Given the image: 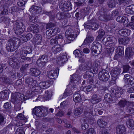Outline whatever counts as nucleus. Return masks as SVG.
<instances>
[{
    "mask_svg": "<svg viewBox=\"0 0 134 134\" xmlns=\"http://www.w3.org/2000/svg\"><path fill=\"white\" fill-rule=\"evenodd\" d=\"M48 110V108L42 106H36L33 109L32 114L39 117L45 116L49 113Z\"/></svg>",
    "mask_w": 134,
    "mask_h": 134,
    "instance_id": "nucleus-1",
    "label": "nucleus"
},
{
    "mask_svg": "<svg viewBox=\"0 0 134 134\" xmlns=\"http://www.w3.org/2000/svg\"><path fill=\"white\" fill-rule=\"evenodd\" d=\"M20 42V40L18 38L13 37L9 39L6 45L8 51L12 52L18 48L17 44Z\"/></svg>",
    "mask_w": 134,
    "mask_h": 134,
    "instance_id": "nucleus-2",
    "label": "nucleus"
},
{
    "mask_svg": "<svg viewBox=\"0 0 134 134\" xmlns=\"http://www.w3.org/2000/svg\"><path fill=\"white\" fill-rule=\"evenodd\" d=\"M26 96L19 93H16L12 96L11 101L16 106H20L23 101L27 99Z\"/></svg>",
    "mask_w": 134,
    "mask_h": 134,
    "instance_id": "nucleus-3",
    "label": "nucleus"
},
{
    "mask_svg": "<svg viewBox=\"0 0 134 134\" xmlns=\"http://www.w3.org/2000/svg\"><path fill=\"white\" fill-rule=\"evenodd\" d=\"M83 110H84L83 113L84 115L87 117H89L92 114L93 109L92 108H88L87 106H84L83 109L81 107L76 108L74 111L75 115H80L82 113Z\"/></svg>",
    "mask_w": 134,
    "mask_h": 134,
    "instance_id": "nucleus-4",
    "label": "nucleus"
},
{
    "mask_svg": "<svg viewBox=\"0 0 134 134\" xmlns=\"http://www.w3.org/2000/svg\"><path fill=\"white\" fill-rule=\"evenodd\" d=\"M25 27V25L23 21H17L14 24L13 29L16 35H19L24 32Z\"/></svg>",
    "mask_w": 134,
    "mask_h": 134,
    "instance_id": "nucleus-5",
    "label": "nucleus"
},
{
    "mask_svg": "<svg viewBox=\"0 0 134 134\" xmlns=\"http://www.w3.org/2000/svg\"><path fill=\"white\" fill-rule=\"evenodd\" d=\"M59 8L63 12H67L72 9V4L67 0H62L59 3Z\"/></svg>",
    "mask_w": 134,
    "mask_h": 134,
    "instance_id": "nucleus-6",
    "label": "nucleus"
},
{
    "mask_svg": "<svg viewBox=\"0 0 134 134\" xmlns=\"http://www.w3.org/2000/svg\"><path fill=\"white\" fill-rule=\"evenodd\" d=\"M102 44L97 42H93L91 48V50L94 53L95 56L100 54L102 50Z\"/></svg>",
    "mask_w": 134,
    "mask_h": 134,
    "instance_id": "nucleus-7",
    "label": "nucleus"
},
{
    "mask_svg": "<svg viewBox=\"0 0 134 134\" xmlns=\"http://www.w3.org/2000/svg\"><path fill=\"white\" fill-rule=\"evenodd\" d=\"M110 77L108 72L105 70L99 72L98 74V77L99 80L103 82L107 81Z\"/></svg>",
    "mask_w": 134,
    "mask_h": 134,
    "instance_id": "nucleus-8",
    "label": "nucleus"
},
{
    "mask_svg": "<svg viewBox=\"0 0 134 134\" xmlns=\"http://www.w3.org/2000/svg\"><path fill=\"white\" fill-rule=\"evenodd\" d=\"M65 35L67 39L71 41L74 40L77 36V34H76L70 28L68 29L65 33Z\"/></svg>",
    "mask_w": 134,
    "mask_h": 134,
    "instance_id": "nucleus-9",
    "label": "nucleus"
},
{
    "mask_svg": "<svg viewBox=\"0 0 134 134\" xmlns=\"http://www.w3.org/2000/svg\"><path fill=\"white\" fill-rule=\"evenodd\" d=\"M94 20H90L86 24H85L84 27L86 29H91L92 30H95L98 28L99 25L95 22L93 21Z\"/></svg>",
    "mask_w": 134,
    "mask_h": 134,
    "instance_id": "nucleus-10",
    "label": "nucleus"
},
{
    "mask_svg": "<svg viewBox=\"0 0 134 134\" xmlns=\"http://www.w3.org/2000/svg\"><path fill=\"white\" fill-rule=\"evenodd\" d=\"M124 90L120 87H117L116 90L112 89L111 90V92L112 94H114L116 98H119L121 97V95L123 94L125 91Z\"/></svg>",
    "mask_w": 134,
    "mask_h": 134,
    "instance_id": "nucleus-11",
    "label": "nucleus"
},
{
    "mask_svg": "<svg viewBox=\"0 0 134 134\" xmlns=\"http://www.w3.org/2000/svg\"><path fill=\"white\" fill-rule=\"evenodd\" d=\"M134 54V47L129 46L126 49L125 57L127 59L130 58Z\"/></svg>",
    "mask_w": 134,
    "mask_h": 134,
    "instance_id": "nucleus-12",
    "label": "nucleus"
},
{
    "mask_svg": "<svg viewBox=\"0 0 134 134\" xmlns=\"http://www.w3.org/2000/svg\"><path fill=\"white\" fill-rule=\"evenodd\" d=\"M59 69L57 68L55 70H52L47 72V75L48 77L51 79H54L57 78L58 75Z\"/></svg>",
    "mask_w": 134,
    "mask_h": 134,
    "instance_id": "nucleus-13",
    "label": "nucleus"
},
{
    "mask_svg": "<svg viewBox=\"0 0 134 134\" xmlns=\"http://www.w3.org/2000/svg\"><path fill=\"white\" fill-rule=\"evenodd\" d=\"M9 65L14 69H18L20 67V64L15 58H11L9 62Z\"/></svg>",
    "mask_w": 134,
    "mask_h": 134,
    "instance_id": "nucleus-14",
    "label": "nucleus"
},
{
    "mask_svg": "<svg viewBox=\"0 0 134 134\" xmlns=\"http://www.w3.org/2000/svg\"><path fill=\"white\" fill-rule=\"evenodd\" d=\"M104 99L107 102L112 103L115 102L116 98L114 96H112L110 94L107 93L104 96Z\"/></svg>",
    "mask_w": 134,
    "mask_h": 134,
    "instance_id": "nucleus-15",
    "label": "nucleus"
},
{
    "mask_svg": "<svg viewBox=\"0 0 134 134\" xmlns=\"http://www.w3.org/2000/svg\"><path fill=\"white\" fill-rule=\"evenodd\" d=\"M27 30L29 32L31 31L34 33H37L39 31V26L38 25L34 24L28 27Z\"/></svg>",
    "mask_w": 134,
    "mask_h": 134,
    "instance_id": "nucleus-16",
    "label": "nucleus"
},
{
    "mask_svg": "<svg viewBox=\"0 0 134 134\" xmlns=\"http://www.w3.org/2000/svg\"><path fill=\"white\" fill-rule=\"evenodd\" d=\"M67 61V57L65 55H63L59 57L57 59V62L58 64L60 66H62Z\"/></svg>",
    "mask_w": 134,
    "mask_h": 134,
    "instance_id": "nucleus-17",
    "label": "nucleus"
},
{
    "mask_svg": "<svg viewBox=\"0 0 134 134\" xmlns=\"http://www.w3.org/2000/svg\"><path fill=\"white\" fill-rule=\"evenodd\" d=\"M29 10L33 14H37L41 12V8L39 7L33 5L31 7Z\"/></svg>",
    "mask_w": 134,
    "mask_h": 134,
    "instance_id": "nucleus-18",
    "label": "nucleus"
},
{
    "mask_svg": "<svg viewBox=\"0 0 134 134\" xmlns=\"http://www.w3.org/2000/svg\"><path fill=\"white\" fill-rule=\"evenodd\" d=\"M100 68V63L98 61H95L94 62L92 69L95 74H96L98 72L99 69Z\"/></svg>",
    "mask_w": 134,
    "mask_h": 134,
    "instance_id": "nucleus-19",
    "label": "nucleus"
},
{
    "mask_svg": "<svg viewBox=\"0 0 134 134\" xmlns=\"http://www.w3.org/2000/svg\"><path fill=\"white\" fill-rule=\"evenodd\" d=\"M130 33V30L126 29H121L118 31V34L120 36L127 37L129 36Z\"/></svg>",
    "mask_w": 134,
    "mask_h": 134,
    "instance_id": "nucleus-20",
    "label": "nucleus"
},
{
    "mask_svg": "<svg viewBox=\"0 0 134 134\" xmlns=\"http://www.w3.org/2000/svg\"><path fill=\"white\" fill-rule=\"evenodd\" d=\"M24 50H21L20 51V54L21 55H26L27 54H30L31 53L32 49L31 47L27 46L25 48Z\"/></svg>",
    "mask_w": 134,
    "mask_h": 134,
    "instance_id": "nucleus-21",
    "label": "nucleus"
},
{
    "mask_svg": "<svg viewBox=\"0 0 134 134\" xmlns=\"http://www.w3.org/2000/svg\"><path fill=\"white\" fill-rule=\"evenodd\" d=\"M117 134H125L126 130L125 126L123 125H119L116 127Z\"/></svg>",
    "mask_w": 134,
    "mask_h": 134,
    "instance_id": "nucleus-22",
    "label": "nucleus"
},
{
    "mask_svg": "<svg viewBox=\"0 0 134 134\" xmlns=\"http://www.w3.org/2000/svg\"><path fill=\"white\" fill-rule=\"evenodd\" d=\"M9 92L8 90H4L0 92V100L7 99L8 97Z\"/></svg>",
    "mask_w": 134,
    "mask_h": 134,
    "instance_id": "nucleus-23",
    "label": "nucleus"
},
{
    "mask_svg": "<svg viewBox=\"0 0 134 134\" xmlns=\"http://www.w3.org/2000/svg\"><path fill=\"white\" fill-rule=\"evenodd\" d=\"M121 70L120 68L116 69L114 70L111 71V74L113 78H115V80L116 79L120 74Z\"/></svg>",
    "mask_w": 134,
    "mask_h": 134,
    "instance_id": "nucleus-24",
    "label": "nucleus"
},
{
    "mask_svg": "<svg viewBox=\"0 0 134 134\" xmlns=\"http://www.w3.org/2000/svg\"><path fill=\"white\" fill-rule=\"evenodd\" d=\"M115 39V38L113 36H108L106 39H103V42L105 45H108L109 43L110 44V43L114 42V41Z\"/></svg>",
    "mask_w": 134,
    "mask_h": 134,
    "instance_id": "nucleus-25",
    "label": "nucleus"
},
{
    "mask_svg": "<svg viewBox=\"0 0 134 134\" xmlns=\"http://www.w3.org/2000/svg\"><path fill=\"white\" fill-rule=\"evenodd\" d=\"M33 40L35 45H39L41 44L42 41V36L40 34H37Z\"/></svg>",
    "mask_w": 134,
    "mask_h": 134,
    "instance_id": "nucleus-26",
    "label": "nucleus"
},
{
    "mask_svg": "<svg viewBox=\"0 0 134 134\" xmlns=\"http://www.w3.org/2000/svg\"><path fill=\"white\" fill-rule=\"evenodd\" d=\"M99 19L100 20L105 22L111 20V16L109 14L101 15L99 16Z\"/></svg>",
    "mask_w": 134,
    "mask_h": 134,
    "instance_id": "nucleus-27",
    "label": "nucleus"
},
{
    "mask_svg": "<svg viewBox=\"0 0 134 134\" xmlns=\"http://www.w3.org/2000/svg\"><path fill=\"white\" fill-rule=\"evenodd\" d=\"M118 40L119 44L126 45L129 43L130 40L129 37H127L120 38Z\"/></svg>",
    "mask_w": 134,
    "mask_h": 134,
    "instance_id": "nucleus-28",
    "label": "nucleus"
},
{
    "mask_svg": "<svg viewBox=\"0 0 134 134\" xmlns=\"http://www.w3.org/2000/svg\"><path fill=\"white\" fill-rule=\"evenodd\" d=\"M29 72L32 76L35 77L38 76L41 73V72L40 70L34 68H31Z\"/></svg>",
    "mask_w": 134,
    "mask_h": 134,
    "instance_id": "nucleus-29",
    "label": "nucleus"
},
{
    "mask_svg": "<svg viewBox=\"0 0 134 134\" xmlns=\"http://www.w3.org/2000/svg\"><path fill=\"white\" fill-rule=\"evenodd\" d=\"M126 111L130 114H132L134 113V105L131 102L126 107Z\"/></svg>",
    "mask_w": 134,
    "mask_h": 134,
    "instance_id": "nucleus-30",
    "label": "nucleus"
},
{
    "mask_svg": "<svg viewBox=\"0 0 134 134\" xmlns=\"http://www.w3.org/2000/svg\"><path fill=\"white\" fill-rule=\"evenodd\" d=\"M74 100L76 102H81L82 98L81 96L80 92L78 91L74 94L73 96Z\"/></svg>",
    "mask_w": 134,
    "mask_h": 134,
    "instance_id": "nucleus-31",
    "label": "nucleus"
},
{
    "mask_svg": "<svg viewBox=\"0 0 134 134\" xmlns=\"http://www.w3.org/2000/svg\"><path fill=\"white\" fill-rule=\"evenodd\" d=\"M100 100V99L99 98L97 94H96L92 96L90 99V101L92 103L94 104L98 103Z\"/></svg>",
    "mask_w": 134,
    "mask_h": 134,
    "instance_id": "nucleus-32",
    "label": "nucleus"
},
{
    "mask_svg": "<svg viewBox=\"0 0 134 134\" xmlns=\"http://www.w3.org/2000/svg\"><path fill=\"white\" fill-rule=\"evenodd\" d=\"M130 102L125 99L120 100L118 104V105L121 108H124L126 105H128Z\"/></svg>",
    "mask_w": 134,
    "mask_h": 134,
    "instance_id": "nucleus-33",
    "label": "nucleus"
},
{
    "mask_svg": "<svg viewBox=\"0 0 134 134\" xmlns=\"http://www.w3.org/2000/svg\"><path fill=\"white\" fill-rule=\"evenodd\" d=\"M39 86L41 88L46 89L49 87L50 86V85L49 82L44 81L40 82Z\"/></svg>",
    "mask_w": 134,
    "mask_h": 134,
    "instance_id": "nucleus-34",
    "label": "nucleus"
},
{
    "mask_svg": "<svg viewBox=\"0 0 134 134\" xmlns=\"http://www.w3.org/2000/svg\"><path fill=\"white\" fill-rule=\"evenodd\" d=\"M126 12L128 14L133 13H134V5H130L126 8Z\"/></svg>",
    "mask_w": 134,
    "mask_h": 134,
    "instance_id": "nucleus-35",
    "label": "nucleus"
},
{
    "mask_svg": "<svg viewBox=\"0 0 134 134\" xmlns=\"http://www.w3.org/2000/svg\"><path fill=\"white\" fill-rule=\"evenodd\" d=\"M34 81L33 79L31 77H28L25 79V82L28 84V87H29V89L30 88V89L31 87L33 86L32 84Z\"/></svg>",
    "mask_w": 134,
    "mask_h": 134,
    "instance_id": "nucleus-36",
    "label": "nucleus"
},
{
    "mask_svg": "<svg viewBox=\"0 0 134 134\" xmlns=\"http://www.w3.org/2000/svg\"><path fill=\"white\" fill-rule=\"evenodd\" d=\"M8 9L7 7H3V8H0V15L7 14L8 13Z\"/></svg>",
    "mask_w": 134,
    "mask_h": 134,
    "instance_id": "nucleus-37",
    "label": "nucleus"
},
{
    "mask_svg": "<svg viewBox=\"0 0 134 134\" xmlns=\"http://www.w3.org/2000/svg\"><path fill=\"white\" fill-rule=\"evenodd\" d=\"M116 52L117 54H119V56H122L124 54V47L121 46H119Z\"/></svg>",
    "mask_w": 134,
    "mask_h": 134,
    "instance_id": "nucleus-38",
    "label": "nucleus"
},
{
    "mask_svg": "<svg viewBox=\"0 0 134 134\" xmlns=\"http://www.w3.org/2000/svg\"><path fill=\"white\" fill-rule=\"evenodd\" d=\"M32 37V35L31 34H28L25 36H22V40L24 42H27L28 40H30Z\"/></svg>",
    "mask_w": 134,
    "mask_h": 134,
    "instance_id": "nucleus-39",
    "label": "nucleus"
},
{
    "mask_svg": "<svg viewBox=\"0 0 134 134\" xmlns=\"http://www.w3.org/2000/svg\"><path fill=\"white\" fill-rule=\"evenodd\" d=\"M94 40L93 36L88 34L87 35L86 38L85 40L83 43L85 44H87L92 42Z\"/></svg>",
    "mask_w": 134,
    "mask_h": 134,
    "instance_id": "nucleus-40",
    "label": "nucleus"
},
{
    "mask_svg": "<svg viewBox=\"0 0 134 134\" xmlns=\"http://www.w3.org/2000/svg\"><path fill=\"white\" fill-rule=\"evenodd\" d=\"M126 124L128 127L132 129L134 125V121L132 119L128 120L126 121Z\"/></svg>",
    "mask_w": 134,
    "mask_h": 134,
    "instance_id": "nucleus-41",
    "label": "nucleus"
},
{
    "mask_svg": "<svg viewBox=\"0 0 134 134\" xmlns=\"http://www.w3.org/2000/svg\"><path fill=\"white\" fill-rule=\"evenodd\" d=\"M126 18L124 16H120L118 17L116 19V21L120 23H126L127 22L126 21Z\"/></svg>",
    "mask_w": 134,
    "mask_h": 134,
    "instance_id": "nucleus-42",
    "label": "nucleus"
},
{
    "mask_svg": "<svg viewBox=\"0 0 134 134\" xmlns=\"http://www.w3.org/2000/svg\"><path fill=\"white\" fill-rule=\"evenodd\" d=\"M97 123L99 126L102 128L105 126L107 124V123L103 121L102 119H98Z\"/></svg>",
    "mask_w": 134,
    "mask_h": 134,
    "instance_id": "nucleus-43",
    "label": "nucleus"
},
{
    "mask_svg": "<svg viewBox=\"0 0 134 134\" xmlns=\"http://www.w3.org/2000/svg\"><path fill=\"white\" fill-rule=\"evenodd\" d=\"M120 12L119 10L118 9H116L113 11L111 13L110 16L111 17V19H112L113 18L115 17L118 16L120 15Z\"/></svg>",
    "mask_w": 134,
    "mask_h": 134,
    "instance_id": "nucleus-44",
    "label": "nucleus"
},
{
    "mask_svg": "<svg viewBox=\"0 0 134 134\" xmlns=\"http://www.w3.org/2000/svg\"><path fill=\"white\" fill-rule=\"evenodd\" d=\"M115 3L114 0H108L107 5L109 8H112L115 6Z\"/></svg>",
    "mask_w": 134,
    "mask_h": 134,
    "instance_id": "nucleus-45",
    "label": "nucleus"
},
{
    "mask_svg": "<svg viewBox=\"0 0 134 134\" xmlns=\"http://www.w3.org/2000/svg\"><path fill=\"white\" fill-rule=\"evenodd\" d=\"M62 50V48L60 46L58 45H56L53 47L52 48V51L53 52L57 53Z\"/></svg>",
    "mask_w": 134,
    "mask_h": 134,
    "instance_id": "nucleus-46",
    "label": "nucleus"
},
{
    "mask_svg": "<svg viewBox=\"0 0 134 134\" xmlns=\"http://www.w3.org/2000/svg\"><path fill=\"white\" fill-rule=\"evenodd\" d=\"M10 20L8 17L2 16L0 18V23H3L5 24L8 23Z\"/></svg>",
    "mask_w": 134,
    "mask_h": 134,
    "instance_id": "nucleus-47",
    "label": "nucleus"
},
{
    "mask_svg": "<svg viewBox=\"0 0 134 134\" xmlns=\"http://www.w3.org/2000/svg\"><path fill=\"white\" fill-rule=\"evenodd\" d=\"M11 0H2L1 1V3H3L4 7H8L10 3Z\"/></svg>",
    "mask_w": 134,
    "mask_h": 134,
    "instance_id": "nucleus-48",
    "label": "nucleus"
},
{
    "mask_svg": "<svg viewBox=\"0 0 134 134\" xmlns=\"http://www.w3.org/2000/svg\"><path fill=\"white\" fill-rule=\"evenodd\" d=\"M105 34V32L103 29L99 30L98 31V35L97 36V38L100 39H101L104 35Z\"/></svg>",
    "mask_w": 134,
    "mask_h": 134,
    "instance_id": "nucleus-49",
    "label": "nucleus"
},
{
    "mask_svg": "<svg viewBox=\"0 0 134 134\" xmlns=\"http://www.w3.org/2000/svg\"><path fill=\"white\" fill-rule=\"evenodd\" d=\"M85 65L87 70H89L92 68V63L90 61L86 62L85 63Z\"/></svg>",
    "mask_w": 134,
    "mask_h": 134,
    "instance_id": "nucleus-50",
    "label": "nucleus"
},
{
    "mask_svg": "<svg viewBox=\"0 0 134 134\" xmlns=\"http://www.w3.org/2000/svg\"><path fill=\"white\" fill-rule=\"evenodd\" d=\"M36 63L38 66L40 67H42L45 65L46 63L38 59Z\"/></svg>",
    "mask_w": 134,
    "mask_h": 134,
    "instance_id": "nucleus-51",
    "label": "nucleus"
},
{
    "mask_svg": "<svg viewBox=\"0 0 134 134\" xmlns=\"http://www.w3.org/2000/svg\"><path fill=\"white\" fill-rule=\"evenodd\" d=\"M122 68L123 71L122 74L128 72L131 67L129 65L126 64L123 65Z\"/></svg>",
    "mask_w": 134,
    "mask_h": 134,
    "instance_id": "nucleus-52",
    "label": "nucleus"
},
{
    "mask_svg": "<svg viewBox=\"0 0 134 134\" xmlns=\"http://www.w3.org/2000/svg\"><path fill=\"white\" fill-rule=\"evenodd\" d=\"M82 122L81 128L83 130H85L88 127V125L85 120L82 121Z\"/></svg>",
    "mask_w": 134,
    "mask_h": 134,
    "instance_id": "nucleus-53",
    "label": "nucleus"
},
{
    "mask_svg": "<svg viewBox=\"0 0 134 134\" xmlns=\"http://www.w3.org/2000/svg\"><path fill=\"white\" fill-rule=\"evenodd\" d=\"M29 91V92H28L27 93V94L26 96L27 97V99H29L30 98H31L34 96L35 95V93L32 90H30Z\"/></svg>",
    "mask_w": 134,
    "mask_h": 134,
    "instance_id": "nucleus-54",
    "label": "nucleus"
},
{
    "mask_svg": "<svg viewBox=\"0 0 134 134\" xmlns=\"http://www.w3.org/2000/svg\"><path fill=\"white\" fill-rule=\"evenodd\" d=\"M95 85H89L88 86L85 87L83 89L84 90L86 91H90L92 90L93 88L95 87Z\"/></svg>",
    "mask_w": 134,
    "mask_h": 134,
    "instance_id": "nucleus-55",
    "label": "nucleus"
},
{
    "mask_svg": "<svg viewBox=\"0 0 134 134\" xmlns=\"http://www.w3.org/2000/svg\"><path fill=\"white\" fill-rule=\"evenodd\" d=\"M24 129L22 127H19L16 130L15 134H25Z\"/></svg>",
    "mask_w": 134,
    "mask_h": 134,
    "instance_id": "nucleus-56",
    "label": "nucleus"
},
{
    "mask_svg": "<svg viewBox=\"0 0 134 134\" xmlns=\"http://www.w3.org/2000/svg\"><path fill=\"white\" fill-rule=\"evenodd\" d=\"M48 57L45 54H44L40 57L39 59L46 63L48 62Z\"/></svg>",
    "mask_w": 134,
    "mask_h": 134,
    "instance_id": "nucleus-57",
    "label": "nucleus"
},
{
    "mask_svg": "<svg viewBox=\"0 0 134 134\" xmlns=\"http://www.w3.org/2000/svg\"><path fill=\"white\" fill-rule=\"evenodd\" d=\"M29 21L32 23H34L37 21L36 17L32 15L29 16Z\"/></svg>",
    "mask_w": 134,
    "mask_h": 134,
    "instance_id": "nucleus-58",
    "label": "nucleus"
},
{
    "mask_svg": "<svg viewBox=\"0 0 134 134\" xmlns=\"http://www.w3.org/2000/svg\"><path fill=\"white\" fill-rule=\"evenodd\" d=\"M29 64H26L24 65H23L20 69V71L21 72H23L25 71L26 70L28 67Z\"/></svg>",
    "mask_w": 134,
    "mask_h": 134,
    "instance_id": "nucleus-59",
    "label": "nucleus"
},
{
    "mask_svg": "<svg viewBox=\"0 0 134 134\" xmlns=\"http://www.w3.org/2000/svg\"><path fill=\"white\" fill-rule=\"evenodd\" d=\"M107 46H108L109 47H110L108 48L111 50V52H113L114 51V47L115 46V44L114 42L110 43V44L109 43L108 45Z\"/></svg>",
    "mask_w": 134,
    "mask_h": 134,
    "instance_id": "nucleus-60",
    "label": "nucleus"
},
{
    "mask_svg": "<svg viewBox=\"0 0 134 134\" xmlns=\"http://www.w3.org/2000/svg\"><path fill=\"white\" fill-rule=\"evenodd\" d=\"M56 17L59 20H61L64 17V15L63 13L62 12H59L57 14Z\"/></svg>",
    "mask_w": 134,
    "mask_h": 134,
    "instance_id": "nucleus-61",
    "label": "nucleus"
},
{
    "mask_svg": "<svg viewBox=\"0 0 134 134\" xmlns=\"http://www.w3.org/2000/svg\"><path fill=\"white\" fill-rule=\"evenodd\" d=\"M56 25V23L54 21L51 22L47 25L46 29L51 28L54 26Z\"/></svg>",
    "mask_w": 134,
    "mask_h": 134,
    "instance_id": "nucleus-62",
    "label": "nucleus"
},
{
    "mask_svg": "<svg viewBox=\"0 0 134 134\" xmlns=\"http://www.w3.org/2000/svg\"><path fill=\"white\" fill-rule=\"evenodd\" d=\"M94 72H92L91 71H87L86 72V75L88 76V77L90 78H92L93 77L94 74Z\"/></svg>",
    "mask_w": 134,
    "mask_h": 134,
    "instance_id": "nucleus-63",
    "label": "nucleus"
},
{
    "mask_svg": "<svg viewBox=\"0 0 134 134\" xmlns=\"http://www.w3.org/2000/svg\"><path fill=\"white\" fill-rule=\"evenodd\" d=\"M4 108L5 109H10L11 108V105L10 102H9L4 104Z\"/></svg>",
    "mask_w": 134,
    "mask_h": 134,
    "instance_id": "nucleus-64",
    "label": "nucleus"
}]
</instances>
